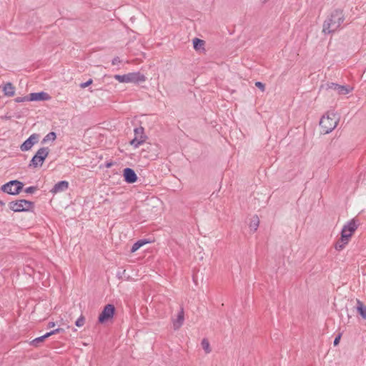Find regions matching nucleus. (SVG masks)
I'll return each mask as SVG.
<instances>
[{
    "label": "nucleus",
    "instance_id": "5701e85b",
    "mask_svg": "<svg viewBox=\"0 0 366 366\" xmlns=\"http://www.w3.org/2000/svg\"><path fill=\"white\" fill-rule=\"evenodd\" d=\"M56 138V134L54 132H51L49 134H47L44 138L43 139V142H47L49 141H54Z\"/></svg>",
    "mask_w": 366,
    "mask_h": 366
},
{
    "label": "nucleus",
    "instance_id": "4468645a",
    "mask_svg": "<svg viewBox=\"0 0 366 366\" xmlns=\"http://www.w3.org/2000/svg\"><path fill=\"white\" fill-rule=\"evenodd\" d=\"M328 87L330 89L336 90L340 94H347L350 92V89L348 87L345 86L339 85L335 83L330 84L328 85Z\"/></svg>",
    "mask_w": 366,
    "mask_h": 366
},
{
    "label": "nucleus",
    "instance_id": "bb28decb",
    "mask_svg": "<svg viewBox=\"0 0 366 366\" xmlns=\"http://www.w3.org/2000/svg\"><path fill=\"white\" fill-rule=\"evenodd\" d=\"M64 331V329L62 328H57V329H55L54 330H51V332H47V334L49 335V337L53 335H55V334H57V333H59L61 332Z\"/></svg>",
    "mask_w": 366,
    "mask_h": 366
},
{
    "label": "nucleus",
    "instance_id": "2f4dec72",
    "mask_svg": "<svg viewBox=\"0 0 366 366\" xmlns=\"http://www.w3.org/2000/svg\"><path fill=\"white\" fill-rule=\"evenodd\" d=\"M55 326V322H49L48 323V327L49 328H51V327H54Z\"/></svg>",
    "mask_w": 366,
    "mask_h": 366
},
{
    "label": "nucleus",
    "instance_id": "7ed1b4c3",
    "mask_svg": "<svg viewBox=\"0 0 366 366\" xmlns=\"http://www.w3.org/2000/svg\"><path fill=\"white\" fill-rule=\"evenodd\" d=\"M339 118L334 112L327 113L322 116L320 121V125L325 134L331 132L337 125Z\"/></svg>",
    "mask_w": 366,
    "mask_h": 366
},
{
    "label": "nucleus",
    "instance_id": "412c9836",
    "mask_svg": "<svg viewBox=\"0 0 366 366\" xmlns=\"http://www.w3.org/2000/svg\"><path fill=\"white\" fill-rule=\"evenodd\" d=\"M49 337V335L46 333L45 335L41 336V337H36L35 338L34 340H33L31 342V344L33 345V346H35V347H38L39 346V344L40 342H42L46 338Z\"/></svg>",
    "mask_w": 366,
    "mask_h": 366
},
{
    "label": "nucleus",
    "instance_id": "aec40b11",
    "mask_svg": "<svg viewBox=\"0 0 366 366\" xmlns=\"http://www.w3.org/2000/svg\"><path fill=\"white\" fill-rule=\"evenodd\" d=\"M193 46L196 50H200L201 49H204V41L195 38L193 40Z\"/></svg>",
    "mask_w": 366,
    "mask_h": 366
},
{
    "label": "nucleus",
    "instance_id": "4be33fe9",
    "mask_svg": "<svg viewBox=\"0 0 366 366\" xmlns=\"http://www.w3.org/2000/svg\"><path fill=\"white\" fill-rule=\"evenodd\" d=\"M201 345H202V347L203 350L205 351V352L207 354H209V353L211 352V348H210L209 342V341L207 339L204 338L202 340Z\"/></svg>",
    "mask_w": 366,
    "mask_h": 366
},
{
    "label": "nucleus",
    "instance_id": "a878e982",
    "mask_svg": "<svg viewBox=\"0 0 366 366\" xmlns=\"http://www.w3.org/2000/svg\"><path fill=\"white\" fill-rule=\"evenodd\" d=\"M92 82H93L92 79H90L87 81L81 83L80 84V87L82 88V89H84V88L89 86V85H91L92 84Z\"/></svg>",
    "mask_w": 366,
    "mask_h": 366
},
{
    "label": "nucleus",
    "instance_id": "c756f323",
    "mask_svg": "<svg viewBox=\"0 0 366 366\" xmlns=\"http://www.w3.org/2000/svg\"><path fill=\"white\" fill-rule=\"evenodd\" d=\"M340 338H341V335H340V334H339V335H338L335 338V340H334V342H333V344H334V345H335V346H337V345L339 344L340 340Z\"/></svg>",
    "mask_w": 366,
    "mask_h": 366
},
{
    "label": "nucleus",
    "instance_id": "72a5a7b5",
    "mask_svg": "<svg viewBox=\"0 0 366 366\" xmlns=\"http://www.w3.org/2000/svg\"><path fill=\"white\" fill-rule=\"evenodd\" d=\"M262 3H266L268 0H261Z\"/></svg>",
    "mask_w": 366,
    "mask_h": 366
},
{
    "label": "nucleus",
    "instance_id": "6e6552de",
    "mask_svg": "<svg viewBox=\"0 0 366 366\" xmlns=\"http://www.w3.org/2000/svg\"><path fill=\"white\" fill-rule=\"evenodd\" d=\"M134 132V138L130 141V144L137 148L146 141L147 137L144 135V129L142 127L135 128Z\"/></svg>",
    "mask_w": 366,
    "mask_h": 366
},
{
    "label": "nucleus",
    "instance_id": "f3484780",
    "mask_svg": "<svg viewBox=\"0 0 366 366\" xmlns=\"http://www.w3.org/2000/svg\"><path fill=\"white\" fill-rule=\"evenodd\" d=\"M357 310L362 318L366 320V307L360 300L357 302Z\"/></svg>",
    "mask_w": 366,
    "mask_h": 366
},
{
    "label": "nucleus",
    "instance_id": "6ab92c4d",
    "mask_svg": "<svg viewBox=\"0 0 366 366\" xmlns=\"http://www.w3.org/2000/svg\"><path fill=\"white\" fill-rule=\"evenodd\" d=\"M147 242L143 239L139 240L136 242L131 248V252H135L137 251L141 247L147 244Z\"/></svg>",
    "mask_w": 366,
    "mask_h": 366
},
{
    "label": "nucleus",
    "instance_id": "f704fd0d",
    "mask_svg": "<svg viewBox=\"0 0 366 366\" xmlns=\"http://www.w3.org/2000/svg\"><path fill=\"white\" fill-rule=\"evenodd\" d=\"M111 165H112V164H111V163H110V164H107V167H109Z\"/></svg>",
    "mask_w": 366,
    "mask_h": 366
},
{
    "label": "nucleus",
    "instance_id": "f257e3e1",
    "mask_svg": "<svg viewBox=\"0 0 366 366\" xmlns=\"http://www.w3.org/2000/svg\"><path fill=\"white\" fill-rule=\"evenodd\" d=\"M345 16L341 10H335L325 19L322 26L324 34H332L337 31L342 24Z\"/></svg>",
    "mask_w": 366,
    "mask_h": 366
},
{
    "label": "nucleus",
    "instance_id": "393cba45",
    "mask_svg": "<svg viewBox=\"0 0 366 366\" xmlns=\"http://www.w3.org/2000/svg\"><path fill=\"white\" fill-rule=\"evenodd\" d=\"M15 101H16V102H19H19H25V101H30V100H29V97H28V96H26V97H16V98L15 99Z\"/></svg>",
    "mask_w": 366,
    "mask_h": 366
},
{
    "label": "nucleus",
    "instance_id": "c85d7f7f",
    "mask_svg": "<svg viewBox=\"0 0 366 366\" xmlns=\"http://www.w3.org/2000/svg\"><path fill=\"white\" fill-rule=\"evenodd\" d=\"M36 190V187H29L25 189V192L32 194Z\"/></svg>",
    "mask_w": 366,
    "mask_h": 366
},
{
    "label": "nucleus",
    "instance_id": "0eeeda50",
    "mask_svg": "<svg viewBox=\"0 0 366 366\" xmlns=\"http://www.w3.org/2000/svg\"><path fill=\"white\" fill-rule=\"evenodd\" d=\"M23 183L18 180H11L1 186V189L9 194H18L23 189Z\"/></svg>",
    "mask_w": 366,
    "mask_h": 366
},
{
    "label": "nucleus",
    "instance_id": "423d86ee",
    "mask_svg": "<svg viewBox=\"0 0 366 366\" xmlns=\"http://www.w3.org/2000/svg\"><path fill=\"white\" fill-rule=\"evenodd\" d=\"M9 206V209L15 212H27L33 207L34 203L26 199H19L11 202Z\"/></svg>",
    "mask_w": 366,
    "mask_h": 366
},
{
    "label": "nucleus",
    "instance_id": "f03ea898",
    "mask_svg": "<svg viewBox=\"0 0 366 366\" xmlns=\"http://www.w3.org/2000/svg\"><path fill=\"white\" fill-rule=\"evenodd\" d=\"M357 229V224L355 219H351L347 222L342 229L340 239L335 243V249L339 251L342 250L345 245L348 244L351 237Z\"/></svg>",
    "mask_w": 366,
    "mask_h": 366
},
{
    "label": "nucleus",
    "instance_id": "2eb2a0df",
    "mask_svg": "<svg viewBox=\"0 0 366 366\" xmlns=\"http://www.w3.org/2000/svg\"><path fill=\"white\" fill-rule=\"evenodd\" d=\"M49 98V96L47 93L45 92H37V93H31L29 94V100L30 101H41V100H47Z\"/></svg>",
    "mask_w": 366,
    "mask_h": 366
},
{
    "label": "nucleus",
    "instance_id": "a211bd4d",
    "mask_svg": "<svg viewBox=\"0 0 366 366\" xmlns=\"http://www.w3.org/2000/svg\"><path fill=\"white\" fill-rule=\"evenodd\" d=\"M259 220L257 215L252 217V218L250 220L249 223V228L251 230H253L254 232L256 231L259 227Z\"/></svg>",
    "mask_w": 366,
    "mask_h": 366
},
{
    "label": "nucleus",
    "instance_id": "20e7f679",
    "mask_svg": "<svg viewBox=\"0 0 366 366\" xmlns=\"http://www.w3.org/2000/svg\"><path fill=\"white\" fill-rule=\"evenodd\" d=\"M114 78L121 83H139L146 81V77L140 72H131L124 75L116 74Z\"/></svg>",
    "mask_w": 366,
    "mask_h": 366
},
{
    "label": "nucleus",
    "instance_id": "9b49d317",
    "mask_svg": "<svg viewBox=\"0 0 366 366\" xmlns=\"http://www.w3.org/2000/svg\"><path fill=\"white\" fill-rule=\"evenodd\" d=\"M124 180L127 183H134L137 180V176L135 172L131 168H125L123 172Z\"/></svg>",
    "mask_w": 366,
    "mask_h": 366
},
{
    "label": "nucleus",
    "instance_id": "f8f14e48",
    "mask_svg": "<svg viewBox=\"0 0 366 366\" xmlns=\"http://www.w3.org/2000/svg\"><path fill=\"white\" fill-rule=\"evenodd\" d=\"M69 187V182L67 181H60L54 184L53 188L51 189V192L56 194L66 191Z\"/></svg>",
    "mask_w": 366,
    "mask_h": 366
},
{
    "label": "nucleus",
    "instance_id": "b1692460",
    "mask_svg": "<svg viewBox=\"0 0 366 366\" xmlns=\"http://www.w3.org/2000/svg\"><path fill=\"white\" fill-rule=\"evenodd\" d=\"M85 318L83 315H81L75 322V325L76 327H82L84 325Z\"/></svg>",
    "mask_w": 366,
    "mask_h": 366
},
{
    "label": "nucleus",
    "instance_id": "ddd939ff",
    "mask_svg": "<svg viewBox=\"0 0 366 366\" xmlns=\"http://www.w3.org/2000/svg\"><path fill=\"white\" fill-rule=\"evenodd\" d=\"M184 320V312L183 307H181L180 311L179 312L177 315V317L173 320V327L174 329L178 330L181 327V326L183 325Z\"/></svg>",
    "mask_w": 366,
    "mask_h": 366
},
{
    "label": "nucleus",
    "instance_id": "dca6fc26",
    "mask_svg": "<svg viewBox=\"0 0 366 366\" xmlns=\"http://www.w3.org/2000/svg\"><path fill=\"white\" fill-rule=\"evenodd\" d=\"M3 92L6 96L13 97L15 94V88L11 83L8 82L3 86Z\"/></svg>",
    "mask_w": 366,
    "mask_h": 366
},
{
    "label": "nucleus",
    "instance_id": "1a4fd4ad",
    "mask_svg": "<svg viewBox=\"0 0 366 366\" xmlns=\"http://www.w3.org/2000/svg\"><path fill=\"white\" fill-rule=\"evenodd\" d=\"M115 308L113 305H107L99 316V322L103 323L113 317Z\"/></svg>",
    "mask_w": 366,
    "mask_h": 366
},
{
    "label": "nucleus",
    "instance_id": "473e14b6",
    "mask_svg": "<svg viewBox=\"0 0 366 366\" xmlns=\"http://www.w3.org/2000/svg\"><path fill=\"white\" fill-rule=\"evenodd\" d=\"M4 204L5 203L3 201L0 200V206H4Z\"/></svg>",
    "mask_w": 366,
    "mask_h": 366
},
{
    "label": "nucleus",
    "instance_id": "39448f33",
    "mask_svg": "<svg viewBox=\"0 0 366 366\" xmlns=\"http://www.w3.org/2000/svg\"><path fill=\"white\" fill-rule=\"evenodd\" d=\"M49 154V149L48 147L40 148L32 157L29 166L34 168L41 167Z\"/></svg>",
    "mask_w": 366,
    "mask_h": 366
},
{
    "label": "nucleus",
    "instance_id": "9d476101",
    "mask_svg": "<svg viewBox=\"0 0 366 366\" xmlns=\"http://www.w3.org/2000/svg\"><path fill=\"white\" fill-rule=\"evenodd\" d=\"M39 134H31L24 143L20 146V149L22 152L29 151L31 147L38 142Z\"/></svg>",
    "mask_w": 366,
    "mask_h": 366
},
{
    "label": "nucleus",
    "instance_id": "7c9ffc66",
    "mask_svg": "<svg viewBox=\"0 0 366 366\" xmlns=\"http://www.w3.org/2000/svg\"><path fill=\"white\" fill-rule=\"evenodd\" d=\"M119 62H120V59H119V57H115V58H114V59L112 60V64H113V65H116V64H118V63H119Z\"/></svg>",
    "mask_w": 366,
    "mask_h": 366
},
{
    "label": "nucleus",
    "instance_id": "cd10ccee",
    "mask_svg": "<svg viewBox=\"0 0 366 366\" xmlns=\"http://www.w3.org/2000/svg\"><path fill=\"white\" fill-rule=\"evenodd\" d=\"M255 86L257 87H258L259 89H260L262 90V92H264V89H265V86L263 83L260 82V81H257L255 83Z\"/></svg>",
    "mask_w": 366,
    "mask_h": 366
}]
</instances>
